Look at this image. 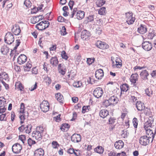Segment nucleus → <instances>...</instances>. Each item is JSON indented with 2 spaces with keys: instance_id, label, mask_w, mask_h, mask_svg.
<instances>
[{
  "instance_id": "393cba45",
  "label": "nucleus",
  "mask_w": 156,
  "mask_h": 156,
  "mask_svg": "<svg viewBox=\"0 0 156 156\" xmlns=\"http://www.w3.org/2000/svg\"><path fill=\"white\" fill-rule=\"evenodd\" d=\"M149 73L146 70L142 71L140 73L141 77L144 80H148L147 76H149Z\"/></svg>"
},
{
  "instance_id": "5fc2aeb1",
  "label": "nucleus",
  "mask_w": 156,
  "mask_h": 156,
  "mask_svg": "<svg viewBox=\"0 0 156 156\" xmlns=\"http://www.w3.org/2000/svg\"><path fill=\"white\" fill-rule=\"evenodd\" d=\"M60 116V115H58L57 116L53 117V120L56 122H59L61 121Z\"/></svg>"
},
{
  "instance_id": "58836bf2",
  "label": "nucleus",
  "mask_w": 156,
  "mask_h": 156,
  "mask_svg": "<svg viewBox=\"0 0 156 156\" xmlns=\"http://www.w3.org/2000/svg\"><path fill=\"white\" fill-rule=\"evenodd\" d=\"M105 1L103 0H98L96 2L97 5L98 7H100L105 4Z\"/></svg>"
},
{
  "instance_id": "3c124183",
  "label": "nucleus",
  "mask_w": 156,
  "mask_h": 156,
  "mask_svg": "<svg viewBox=\"0 0 156 156\" xmlns=\"http://www.w3.org/2000/svg\"><path fill=\"white\" fill-rule=\"evenodd\" d=\"M111 104L110 103V102L108 100H105V101L104 102L103 105L104 106L107 107Z\"/></svg>"
},
{
  "instance_id": "20e7f679",
  "label": "nucleus",
  "mask_w": 156,
  "mask_h": 156,
  "mask_svg": "<svg viewBox=\"0 0 156 156\" xmlns=\"http://www.w3.org/2000/svg\"><path fill=\"white\" fill-rule=\"evenodd\" d=\"M154 119L152 116H150L148 120L144 124V128L145 129H152L154 127V126L152 124L154 122Z\"/></svg>"
},
{
  "instance_id": "bb28decb",
  "label": "nucleus",
  "mask_w": 156,
  "mask_h": 156,
  "mask_svg": "<svg viewBox=\"0 0 156 156\" xmlns=\"http://www.w3.org/2000/svg\"><path fill=\"white\" fill-rule=\"evenodd\" d=\"M110 103L112 104H116L118 101V98L114 95L111 96L108 99Z\"/></svg>"
},
{
  "instance_id": "0e129e2a",
  "label": "nucleus",
  "mask_w": 156,
  "mask_h": 156,
  "mask_svg": "<svg viewBox=\"0 0 156 156\" xmlns=\"http://www.w3.org/2000/svg\"><path fill=\"white\" fill-rule=\"evenodd\" d=\"M155 35L152 33H149L148 35V38L150 39H153Z\"/></svg>"
},
{
  "instance_id": "de8ad7c7",
  "label": "nucleus",
  "mask_w": 156,
  "mask_h": 156,
  "mask_svg": "<svg viewBox=\"0 0 156 156\" xmlns=\"http://www.w3.org/2000/svg\"><path fill=\"white\" fill-rule=\"evenodd\" d=\"M6 114H2L0 115V120L1 121H6V118L5 117Z\"/></svg>"
},
{
  "instance_id": "f704fd0d",
  "label": "nucleus",
  "mask_w": 156,
  "mask_h": 156,
  "mask_svg": "<svg viewBox=\"0 0 156 156\" xmlns=\"http://www.w3.org/2000/svg\"><path fill=\"white\" fill-rule=\"evenodd\" d=\"M94 151L97 153L101 154L103 152L104 149L102 147L99 146L94 149Z\"/></svg>"
},
{
  "instance_id": "603ef678",
  "label": "nucleus",
  "mask_w": 156,
  "mask_h": 156,
  "mask_svg": "<svg viewBox=\"0 0 156 156\" xmlns=\"http://www.w3.org/2000/svg\"><path fill=\"white\" fill-rule=\"evenodd\" d=\"M58 71L60 73L63 75L66 73V68H64L63 67H62V68L58 69Z\"/></svg>"
},
{
  "instance_id": "49530a36",
  "label": "nucleus",
  "mask_w": 156,
  "mask_h": 156,
  "mask_svg": "<svg viewBox=\"0 0 156 156\" xmlns=\"http://www.w3.org/2000/svg\"><path fill=\"white\" fill-rule=\"evenodd\" d=\"M66 28L64 26L62 27V30H60V33L62 35H65L66 34Z\"/></svg>"
},
{
  "instance_id": "bf43d9fd",
  "label": "nucleus",
  "mask_w": 156,
  "mask_h": 156,
  "mask_svg": "<svg viewBox=\"0 0 156 156\" xmlns=\"http://www.w3.org/2000/svg\"><path fill=\"white\" fill-rule=\"evenodd\" d=\"M44 17L42 16V15H39L37 16H36L34 17L33 18L34 20H37V19H38L39 20H38V21H39L40 20H41L43 19Z\"/></svg>"
},
{
  "instance_id": "e2e57ef3",
  "label": "nucleus",
  "mask_w": 156,
  "mask_h": 156,
  "mask_svg": "<svg viewBox=\"0 0 156 156\" xmlns=\"http://www.w3.org/2000/svg\"><path fill=\"white\" fill-rule=\"evenodd\" d=\"M74 2L73 1L70 0L69 2L68 5L70 9L72 10L73 6L74 4Z\"/></svg>"
},
{
  "instance_id": "8fccbe9b",
  "label": "nucleus",
  "mask_w": 156,
  "mask_h": 156,
  "mask_svg": "<svg viewBox=\"0 0 156 156\" xmlns=\"http://www.w3.org/2000/svg\"><path fill=\"white\" fill-rule=\"evenodd\" d=\"M145 92L146 94L148 96H150L152 94V91L148 88L146 90Z\"/></svg>"
},
{
  "instance_id": "f8f14e48",
  "label": "nucleus",
  "mask_w": 156,
  "mask_h": 156,
  "mask_svg": "<svg viewBox=\"0 0 156 156\" xmlns=\"http://www.w3.org/2000/svg\"><path fill=\"white\" fill-rule=\"evenodd\" d=\"M27 57L21 54L17 58V62L20 65L24 63L27 61Z\"/></svg>"
},
{
  "instance_id": "680f3d73",
  "label": "nucleus",
  "mask_w": 156,
  "mask_h": 156,
  "mask_svg": "<svg viewBox=\"0 0 156 156\" xmlns=\"http://www.w3.org/2000/svg\"><path fill=\"white\" fill-rule=\"evenodd\" d=\"M52 146L53 148H56L57 147V146H59V144L56 141H53L52 143Z\"/></svg>"
},
{
  "instance_id": "4be33fe9",
  "label": "nucleus",
  "mask_w": 156,
  "mask_h": 156,
  "mask_svg": "<svg viewBox=\"0 0 156 156\" xmlns=\"http://www.w3.org/2000/svg\"><path fill=\"white\" fill-rule=\"evenodd\" d=\"M147 31V28L145 25L141 24L140 27L138 28V31L140 34H144Z\"/></svg>"
},
{
  "instance_id": "e433bc0d",
  "label": "nucleus",
  "mask_w": 156,
  "mask_h": 156,
  "mask_svg": "<svg viewBox=\"0 0 156 156\" xmlns=\"http://www.w3.org/2000/svg\"><path fill=\"white\" fill-rule=\"evenodd\" d=\"M106 11L105 8L103 7L100 9L98 11V13L100 15H104Z\"/></svg>"
},
{
  "instance_id": "39448f33",
  "label": "nucleus",
  "mask_w": 156,
  "mask_h": 156,
  "mask_svg": "<svg viewBox=\"0 0 156 156\" xmlns=\"http://www.w3.org/2000/svg\"><path fill=\"white\" fill-rule=\"evenodd\" d=\"M40 108L42 111L46 112L49 108V104L47 101L44 100L40 105Z\"/></svg>"
},
{
  "instance_id": "69168bd1",
  "label": "nucleus",
  "mask_w": 156,
  "mask_h": 156,
  "mask_svg": "<svg viewBox=\"0 0 156 156\" xmlns=\"http://www.w3.org/2000/svg\"><path fill=\"white\" fill-rule=\"evenodd\" d=\"M37 83H36L33 86H32L31 87L29 88V89L30 90L32 91L35 89L37 88Z\"/></svg>"
},
{
  "instance_id": "c9c22d12",
  "label": "nucleus",
  "mask_w": 156,
  "mask_h": 156,
  "mask_svg": "<svg viewBox=\"0 0 156 156\" xmlns=\"http://www.w3.org/2000/svg\"><path fill=\"white\" fill-rule=\"evenodd\" d=\"M90 106L89 105L83 106L82 108V112L83 113H84L86 112H88L89 111Z\"/></svg>"
},
{
  "instance_id": "774afa93",
  "label": "nucleus",
  "mask_w": 156,
  "mask_h": 156,
  "mask_svg": "<svg viewBox=\"0 0 156 156\" xmlns=\"http://www.w3.org/2000/svg\"><path fill=\"white\" fill-rule=\"evenodd\" d=\"M102 31V30L100 27H98L96 29V33L98 34V35L100 34H101Z\"/></svg>"
},
{
  "instance_id": "2eb2a0df",
  "label": "nucleus",
  "mask_w": 156,
  "mask_h": 156,
  "mask_svg": "<svg viewBox=\"0 0 156 156\" xmlns=\"http://www.w3.org/2000/svg\"><path fill=\"white\" fill-rule=\"evenodd\" d=\"M90 34L88 31L86 30H84L81 33V37L83 40H86L88 39Z\"/></svg>"
},
{
  "instance_id": "c85d7f7f",
  "label": "nucleus",
  "mask_w": 156,
  "mask_h": 156,
  "mask_svg": "<svg viewBox=\"0 0 156 156\" xmlns=\"http://www.w3.org/2000/svg\"><path fill=\"white\" fill-rule=\"evenodd\" d=\"M9 49L6 46L3 45L1 48V52L3 55H6L9 52Z\"/></svg>"
},
{
  "instance_id": "864d4df0",
  "label": "nucleus",
  "mask_w": 156,
  "mask_h": 156,
  "mask_svg": "<svg viewBox=\"0 0 156 156\" xmlns=\"http://www.w3.org/2000/svg\"><path fill=\"white\" fill-rule=\"evenodd\" d=\"M94 61V58H87V62L88 64L90 65L92 64Z\"/></svg>"
},
{
  "instance_id": "2f4dec72",
  "label": "nucleus",
  "mask_w": 156,
  "mask_h": 156,
  "mask_svg": "<svg viewBox=\"0 0 156 156\" xmlns=\"http://www.w3.org/2000/svg\"><path fill=\"white\" fill-rule=\"evenodd\" d=\"M32 127V125L30 124H29L27 126H24V131L26 133H29L31 131Z\"/></svg>"
},
{
  "instance_id": "4c0bfd02",
  "label": "nucleus",
  "mask_w": 156,
  "mask_h": 156,
  "mask_svg": "<svg viewBox=\"0 0 156 156\" xmlns=\"http://www.w3.org/2000/svg\"><path fill=\"white\" fill-rule=\"evenodd\" d=\"M82 85V83L81 81H78L74 82L73 84V87H80Z\"/></svg>"
},
{
  "instance_id": "a878e982",
  "label": "nucleus",
  "mask_w": 156,
  "mask_h": 156,
  "mask_svg": "<svg viewBox=\"0 0 156 156\" xmlns=\"http://www.w3.org/2000/svg\"><path fill=\"white\" fill-rule=\"evenodd\" d=\"M108 115V112L105 109H102L101 110L99 113L100 116L103 118H104L107 117Z\"/></svg>"
},
{
  "instance_id": "9b49d317",
  "label": "nucleus",
  "mask_w": 156,
  "mask_h": 156,
  "mask_svg": "<svg viewBox=\"0 0 156 156\" xmlns=\"http://www.w3.org/2000/svg\"><path fill=\"white\" fill-rule=\"evenodd\" d=\"M81 138L80 134H74L71 137L72 141L74 143H78L80 141Z\"/></svg>"
},
{
  "instance_id": "a18cd8bd",
  "label": "nucleus",
  "mask_w": 156,
  "mask_h": 156,
  "mask_svg": "<svg viewBox=\"0 0 156 156\" xmlns=\"http://www.w3.org/2000/svg\"><path fill=\"white\" fill-rule=\"evenodd\" d=\"M70 126L69 124L65 123L63 125L62 127H60V129L62 131H64L65 130V128H68Z\"/></svg>"
},
{
  "instance_id": "c03bdc74",
  "label": "nucleus",
  "mask_w": 156,
  "mask_h": 156,
  "mask_svg": "<svg viewBox=\"0 0 156 156\" xmlns=\"http://www.w3.org/2000/svg\"><path fill=\"white\" fill-rule=\"evenodd\" d=\"M25 109V108L24 104L23 103H22L20 105V112L23 114L24 113Z\"/></svg>"
},
{
  "instance_id": "6ab92c4d",
  "label": "nucleus",
  "mask_w": 156,
  "mask_h": 156,
  "mask_svg": "<svg viewBox=\"0 0 156 156\" xmlns=\"http://www.w3.org/2000/svg\"><path fill=\"white\" fill-rule=\"evenodd\" d=\"M44 154V151L41 148L36 150L34 152V156H43Z\"/></svg>"
},
{
  "instance_id": "4468645a",
  "label": "nucleus",
  "mask_w": 156,
  "mask_h": 156,
  "mask_svg": "<svg viewBox=\"0 0 156 156\" xmlns=\"http://www.w3.org/2000/svg\"><path fill=\"white\" fill-rule=\"evenodd\" d=\"M146 131V136L149 138H152L151 142H152L154 138L155 133H154L152 129H145Z\"/></svg>"
},
{
  "instance_id": "423d86ee",
  "label": "nucleus",
  "mask_w": 156,
  "mask_h": 156,
  "mask_svg": "<svg viewBox=\"0 0 156 156\" xmlns=\"http://www.w3.org/2000/svg\"><path fill=\"white\" fill-rule=\"evenodd\" d=\"M150 138L147 136H143L140 137L139 143L142 145L146 146L148 145L150 143Z\"/></svg>"
},
{
  "instance_id": "dca6fc26",
  "label": "nucleus",
  "mask_w": 156,
  "mask_h": 156,
  "mask_svg": "<svg viewBox=\"0 0 156 156\" xmlns=\"http://www.w3.org/2000/svg\"><path fill=\"white\" fill-rule=\"evenodd\" d=\"M95 77L98 80L101 79L104 76V72L103 70L100 69L97 70L95 73Z\"/></svg>"
},
{
  "instance_id": "f3484780",
  "label": "nucleus",
  "mask_w": 156,
  "mask_h": 156,
  "mask_svg": "<svg viewBox=\"0 0 156 156\" xmlns=\"http://www.w3.org/2000/svg\"><path fill=\"white\" fill-rule=\"evenodd\" d=\"M124 144L121 140L116 141L114 144V146L116 148L120 149L122 148L124 146Z\"/></svg>"
},
{
  "instance_id": "412c9836",
  "label": "nucleus",
  "mask_w": 156,
  "mask_h": 156,
  "mask_svg": "<svg viewBox=\"0 0 156 156\" xmlns=\"http://www.w3.org/2000/svg\"><path fill=\"white\" fill-rule=\"evenodd\" d=\"M12 30L14 34L16 35H18L21 31L20 27L18 25H16L15 27H13L12 29Z\"/></svg>"
},
{
  "instance_id": "052dcab7",
  "label": "nucleus",
  "mask_w": 156,
  "mask_h": 156,
  "mask_svg": "<svg viewBox=\"0 0 156 156\" xmlns=\"http://www.w3.org/2000/svg\"><path fill=\"white\" fill-rule=\"evenodd\" d=\"M17 86V88L19 89L20 90H22V89L23 88V87L21 83H18L16 84Z\"/></svg>"
},
{
  "instance_id": "f257e3e1",
  "label": "nucleus",
  "mask_w": 156,
  "mask_h": 156,
  "mask_svg": "<svg viewBox=\"0 0 156 156\" xmlns=\"http://www.w3.org/2000/svg\"><path fill=\"white\" fill-rule=\"evenodd\" d=\"M44 131V128L42 126H37L36 130L34 131L32 134V137L38 140H40L42 139V135Z\"/></svg>"
},
{
  "instance_id": "1a4fd4ad",
  "label": "nucleus",
  "mask_w": 156,
  "mask_h": 156,
  "mask_svg": "<svg viewBox=\"0 0 156 156\" xmlns=\"http://www.w3.org/2000/svg\"><path fill=\"white\" fill-rule=\"evenodd\" d=\"M95 45L98 48L102 49H105L109 47V46L105 42L100 41H97Z\"/></svg>"
},
{
  "instance_id": "13d9d810",
  "label": "nucleus",
  "mask_w": 156,
  "mask_h": 156,
  "mask_svg": "<svg viewBox=\"0 0 156 156\" xmlns=\"http://www.w3.org/2000/svg\"><path fill=\"white\" fill-rule=\"evenodd\" d=\"M20 122L21 124L23 123L24 122V121L25 119L24 115L23 114L22 115H20Z\"/></svg>"
},
{
  "instance_id": "09e8293b",
  "label": "nucleus",
  "mask_w": 156,
  "mask_h": 156,
  "mask_svg": "<svg viewBox=\"0 0 156 156\" xmlns=\"http://www.w3.org/2000/svg\"><path fill=\"white\" fill-rule=\"evenodd\" d=\"M61 56L63 59L67 60L68 58V56L66 55V53L65 51H62L61 52Z\"/></svg>"
},
{
  "instance_id": "5701e85b",
  "label": "nucleus",
  "mask_w": 156,
  "mask_h": 156,
  "mask_svg": "<svg viewBox=\"0 0 156 156\" xmlns=\"http://www.w3.org/2000/svg\"><path fill=\"white\" fill-rule=\"evenodd\" d=\"M136 105L137 110L139 111H141L144 108V104L141 101H137Z\"/></svg>"
},
{
  "instance_id": "7c9ffc66",
  "label": "nucleus",
  "mask_w": 156,
  "mask_h": 156,
  "mask_svg": "<svg viewBox=\"0 0 156 156\" xmlns=\"http://www.w3.org/2000/svg\"><path fill=\"white\" fill-rule=\"evenodd\" d=\"M121 60L120 59L118 58H116L115 60L116 64L113 65L114 67H116L117 68H119L122 66V63L121 62H119V61Z\"/></svg>"
},
{
  "instance_id": "aec40b11",
  "label": "nucleus",
  "mask_w": 156,
  "mask_h": 156,
  "mask_svg": "<svg viewBox=\"0 0 156 156\" xmlns=\"http://www.w3.org/2000/svg\"><path fill=\"white\" fill-rule=\"evenodd\" d=\"M94 15H91L86 17L83 22L84 23L87 24L89 22L93 21L94 20Z\"/></svg>"
},
{
  "instance_id": "338daca9",
  "label": "nucleus",
  "mask_w": 156,
  "mask_h": 156,
  "mask_svg": "<svg viewBox=\"0 0 156 156\" xmlns=\"http://www.w3.org/2000/svg\"><path fill=\"white\" fill-rule=\"evenodd\" d=\"M65 19L62 16H59L58 18V21L60 22H62L64 21Z\"/></svg>"
},
{
  "instance_id": "ea45409f",
  "label": "nucleus",
  "mask_w": 156,
  "mask_h": 156,
  "mask_svg": "<svg viewBox=\"0 0 156 156\" xmlns=\"http://www.w3.org/2000/svg\"><path fill=\"white\" fill-rule=\"evenodd\" d=\"M32 67V65L29 63H27L25 66H24V70L28 71L30 70Z\"/></svg>"
},
{
  "instance_id": "a19ab883",
  "label": "nucleus",
  "mask_w": 156,
  "mask_h": 156,
  "mask_svg": "<svg viewBox=\"0 0 156 156\" xmlns=\"http://www.w3.org/2000/svg\"><path fill=\"white\" fill-rule=\"evenodd\" d=\"M24 4L27 8L30 7L32 4L29 0H25Z\"/></svg>"
},
{
  "instance_id": "473e14b6",
  "label": "nucleus",
  "mask_w": 156,
  "mask_h": 156,
  "mask_svg": "<svg viewBox=\"0 0 156 156\" xmlns=\"http://www.w3.org/2000/svg\"><path fill=\"white\" fill-rule=\"evenodd\" d=\"M129 86L126 83H125L120 86L121 91L126 92L128 90Z\"/></svg>"
},
{
  "instance_id": "c756f323",
  "label": "nucleus",
  "mask_w": 156,
  "mask_h": 156,
  "mask_svg": "<svg viewBox=\"0 0 156 156\" xmlns=\"http://www.w3.org/2000/svg\"><path fill=\"white\" fill-rule=\"evenodd\" d=\"M50 63L53 66H56L58 63L57 57H52L50 59Z\"/></svg>"
},
{
  "instance_id": "f03ea898",
  "label": "nucleus",
  "mask_w": 156,
  "mask_h": 156,
  "mask_svg": "<svg viewBox=\"0 0 156 156\" xmlns=\"http://www.w3.org/2000/svg\"><path fill=\"white\" fill-rule=\"evenodd\" d=\"M49 25V22L45 20L42 21L40 23H37L36 26V28L41 30H42L48 28Z\"/></svg>"
},
{
  "instance_id": "cd10ccee",
  "label": "nucleus",
  "mask_w": 156,
  "mask_h": 156,
  "mask_svg": "<svg viewBox=\"0 0 156 156\" xmlns=\"http://www.w3.org/2000/svg\"><path fill=\"white\" fill-rule=\"evenodd\" d=\"M56 99L60 102L62 103L64 98L62 95L60 93H58L55 95Z\"/></svg>"
},
{
  "instance_id": "9d476101",
  "label": "nucleus",
  "mask_w": 156,
  "mask_h": 156,
  "mask_svg": "<svg viewBox=\"0 0 156 156\" xmlns=\"http://www.w3.org/2000/svg\"><path fill=\"white\" fill-rule=\"evenodd\" d=\"M22 149V147L19 144L16 143L14 144L12 147V150L13 152L16 154L20 153Z\"/></svg>"
},
{
  "instance_id": "37998d69",
  "label": "nucleus",
  "mask_w": 156,
  "mask_h": 156,
  "mask_svg": "<svg viewBox=\"0 0 156 156\" xmlns=\"http://www.w3.org/2000/svg\"><path fill=\"white\" fill-rule=\"evenodd\" d=\"M19 139L22 141L23 144H24L25 141H26V136L25 135H21L19 136Z\"/></svg>"
},
{
  "instance_id": "4d7b16f0",
  "label": "nucleus",
  "mask_w": 156,
  "mask_h": 156,
  "mask_svg": "<svg viewBox=\"0 0 156 156\" xmlns=\"http://www.w3.org/2000/svg\"><path fill=\"white\" fill-rule=\"evenodd\" d=\"M116 119L114 117H110L108 120L109 123V124H113L115 122Z\"/></svg>"
},
{
  "instance_id": "72a5a7b5",
  "label": "nucleus",
  "mask_w": 156,
  "mask_h": 156,
  "mask_svg": "<svg viewBox=\"0 0 156 156\" xmlns=\"http://www.w3.org/2000/svg\"><path fill=\"white\" fill-rule=\"evenodd\" d=\"M6 106L5 99L3 98L0 97V107H5Z\"/></svg>"
},
{
  "instance_id": "b1692460",
  "label": "nucleus",
  "mask_w": 156,
  "mask_h": 156,
  "mask_svg": "<svg viewBox=\"0 0 156 156\" xmlns=\"http://www.w3.org/2000/svg\"><path fill=\"white\" fill-rule=\"evenodd\" d=\"M85 15V13L84 11H78L76 13V18L79 20L82 19L84 18Z\"/></svg>"
},
{
  "instance_id": "79ce46f5",
  "label": "nucleus",
  "mask_w": 156,
  "mask_h": 156,
  "mask_svg": "<svg viewBox=\"0 0 156 156\" xmlns=\"http://www.w3.org/2000/svg\"><path fill=\"white\" fill-rule=\"evenodd\" d=\"M27 143L29 146H31L32 145L35 144L36 142L34 140L29 138L27 140Z\"/></svg>"
},
{
  "instance_id": "6e6d98bb",
  "label": "nucleus",
  "mask_w": 156,
  "mask_h": 156,
  "mask_svg": "<svg viewBox=\"0 0 156 156\" xmlns=\"http://www.w3.org/2000/svg\"><path fill=\"white\" fill-rule=\"evenodd\" d=\"M133 123L135 128H136L137 126V119L135 118L133 119Z\"/></svg>"
},
{
  "instance_id": "a211bd4d",
  "label": "nucleus",
  "mask_w": 156,
  "mask_h": 156,
  "mask_svg": "<svg viewBox=\"0 0 156 156\" xmlns=\"http://www.w3.org/2000/svg\"><path fill=\"white\" fill-rule=\"evenodd\" d=\"M138 75L136 73L133 74L131 76L129 80L132 83L135 84L138 80Z\"/></svg>"
},
{
  "instance_id": "6e6552de",
  "label": "nucleus",
  "mask_w": 156,
  "mask_h": 156,
  "mask_svg": "<svg viewBox=\"0 0 156 156\" xmlns=\"http://www.w3.org/2000/svg\"><path fill=\"white\" fill-rule=\"evenodd\" d=\"M103 93V90L102 88L100 87L96 88L93 92L94 96L98 98H101Z\"/></svg>"
},
{
  "instance_id": "0eeeda50",
  "label": "nucleus",
  "mask_w": 156,
  "mask_h": 156,
  "mask_svg": "<svg viewBox=\"0 0 156 156\" xmlns=\"http://www.w3.org/2000/svg\"><path fill=\"white\" fill-rule=\"evenodd\" d=\"M126 22L128 24H132L134 22L135 18L133 17V14L131 12H128L126 14Z\"/></svg>"
},
{
  "instance_id": "ddd939ff",
  "label": "nucleus",
  "mask_w": 156,
  "mask_h": 156,
  "mask_svg": "<svg viewBox=\"0 0 156 156\" xmlns=\"http://www.w3.org/2000/svg\"><path fill=\"white\" fill-rule=\"evenodd\" d=\"M142 48L145 50L149 51L152 48V45L148 41L143 42L142 44Z\"/></svg>"
},
{
  "instance_id": "7ed1b4c3",
  "label": "nucleus",
  "mask_w": 156,
  "mask_h": 156,
  "mask_svg": "<svg viewBox=\"0 0 156 156\" xmlns=\"http://www.w3.org/2000/svg\"><path fill=\"white\" fill-rule=\"evenodd\" d=\"M5 41L8 44H10L14 40V38L13 34L10 32L7 33L5 37Z\"/></svg>"
}]
</instances>
